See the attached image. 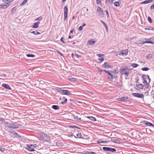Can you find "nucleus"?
<instances>
[{"label": "nucleus", "instance_id": "f257e3e1", "mask_svg": "<svg viewBox=\"0 0 154 154\" xmlns=\"http://www.w3.org/2000/svg\"><path fill=\"white\" fill-rule=\"evenodd\" d=\"M39 135L40 136V138L41 140L43 142H50L51 138L49 136L42 132H40Z\"/></svg>", "mask_w": 154, "mask_h": 154}, {"label": "nucleus", "instance_id": "f03ea898", "mask_svg": "<svg viewBox=\"0 0 154 154\" xmlns=\"http://www.w3.org/2000/svg\"><path fill=\"white\" fill-rule=\"evenodd\" d=\"M120 71L122 75H124L127 76H128L130 71L129 69L127 67L124 66L121 68Z\"/></svg>", "mask_w": 154, "mask_h": 154}, {"label": "nucleus", "instance_id": "7ed1b4c3", "mask_svg": "<svg viewBox=\"0 0 154 154\" xmlns=\"http://www.w3.org/2000/svg\"><path fill=\"white\" fill-rule=\"evenodd\" d=\"M37 147L36 144H27L25 149L29 151H35L34 149Z\"/></svg>", "mask_w": 154, "mask_h": 154}, {"label": "nucleus", "instance_id": "20e7f679", "mask_svg": "<svg viewBox=\"0 0 154 154\" xmlns=\"http://www.w3.org/2000/svg\"><path fill=\"white\" fill-rule=\"evenodd\" d=\"M131 40H132L131 42L133 44H135L137 45H142L144 43V42L143 40L138 39H136L135 38H133Z\"/></svg>", "mask_w": 154, "mask_h": 154}, {"label": "nucleus", "instance_id": "39448f33", "mask_svg": "<svg viewBox=\"0 0 154 154\" xmlns=\"http://www.w3.org/2000/svg\"><path fill=\"white\" fill-rule=\"evenodd\" d=\"M97 13L98 15L100 17H103L104 16V13L102 9L99 6L97 7Z\"/></svg>", "mask_w": 154, "mask_h": 154}, {"label": "nucleus", "instance_id": "423d86ee", "mask_svg": "<svg viewBox=\"0 0 154 154\" xmlns=\"http://www.w3.org/2000/svg\"><path fill=\"white\" fill-rule=\"evenodd\" d=\"M62 94H64L69 95L71 94V93L70 91L68 90H65L62 89L59 91Z\"/></svg>", "mask_w": 154, "mask_h": 154}, {"label": "nucleus", "instance_id": "0eeeda50", "mask_svg": "<svg viewBox=\"0 0 154 154\" xmlns=\"http://www.w3.org/2000/svg\"><path fill=\"white\" fill-rule=\"evenodd\" d=\"M103 149L104 151H109L112 152H114L116 151V149L110 147H104L103 148Z\"/></svg>", "mask_w": 154, "mask_h": 154}, {"label": "nucleus", "instance_id": "6e6552de", "mask_svg": "<svg viewBox=\"0 0 154 154\" xmlns=\"http://www.w3.org/2000/svg\"><path fill=\"white\" fill-rule=\"evenodd\" d=\"M128 53V51L127 49L122 50L119 53V55H123L125 56L127 55Z\"/></svg>", "mask_w": 154, "mask_h": 154}, {"label": "nucleus", "instance_id": "1a4fd4ad", "mask_svg": "<svg viewBox=\"0 0 154 154\" xmlns=\"http://www.w3.org/2000/svg\"><path fill=\"white\" fill-rule=\"evenodd\" d=\"M64 20L65 21L66 20V19L67 17V12H68V9L67 7L66 6H65L64 8Z\"/></svg>", "mask_w": 154, "mask_h": 154}, {"label": "nucleus", "instance_id": "9d476101", "mask_svg": "<svg viewBox=\"0 0 154 154\" xmlns=\"http://www.w3.org/2000/svg\"><path fill=\"white\" fill-rule=\"evenodd\" d=\"M146 80H148L149 82L150 81V78H145V88L149 89L150 87V86L149 83L147 82Z\"/></svg>", "mask_w": 154, "mask_h": 154}, {"label": "nucleus", "instance_id": "9b49d317", "mask_svg": "<svg viewBox=\"0 0 154 154\" xmlns=\"http://www.w3.org/2000/svg\"><path fill=\"white\" fill-rule=\"evenodd\" d=\"M132 95L135 97L140 98L143 97L144 96L143 94L139 93H133L132 94Z\"/></svg>", "mask_w": 154, "mask_h": 154}, {"label": "nucleus", "instance_id": "f8f14e48", "mask_svg": "<svg viewBox=\"0 0 154 154\" xmlns=\"http://www.w3.org/2000/svg\"><path fill=\"white\" fill-rule=\"evenodd\" d=\"M103 67L106 68H109L112 67L111 65L108 62H106L103 65Z\"/></svg>", "mask_w": 154, "mask_h": 154}, {"label": "nucleus", "instance_id": "ddd939ff", "mask_svg": "<svg viewBox=\"0 0 154 154\" xmlns=\"http://www.w3.org/2000/svg\"><path fill=\"white\" fill-rule=\"evenodd\" d=\"M149 41H145V43L154 44V37L150 38L149 39Z\"/></svg>", "mask_w": 154, "mask_h": 154}, {"label": "nucleus", "instance_id": "4468645a", "mask_svg": "<svg viewBox=\"0 0 154 154\" xmlns=\"http://www.w3.org/2000/svg\"><path fill=\"white\" fill-rule=\"evenodd\" d=\"M128 99V97H124L122 98H117L116 100L119 101L123 102L126 101Z\"/></svg>", "mask_w": 154, "mask_h": 154}, {"label": "nucleus", "instance_id": "2eb2a0df", "mask_svg": "<svg viewBox=\"0 0 154 154\" xmlns=\"http://www.w3.org/2000/svg\"><path fill=\"white\" fill-rule=\"evenodd\" d=\"M10 5L9 4H8V3H6V5H0V8H3L5 9L7 8Z\"/></svg>", "mask_w": 154, "mask_h": 154}, {"label": "nucleus", "instance_id": "dca6fc26", "mask_svg": "<svg viewBox=\"0 0 154 154\" xmlns=\"http://www.w3.org/2000/svg\"><path fill=\"white\" fill-rule=\"evenodd\" d=\"M74 118L75 120L78 122H80L81 121V118L79 117L78 116L75 115H74Z\"/></svg>", "mask_w": 154, "mask_h": 154}, {"label": "nucleus", "instance_id": "f3484780", "mask_svg": "<svg viewBox=\"0 0 154 154\" xmlns=\"http://www.w3.org/2000/svg\"><path fill=\"white\" fill-rule=\"evenodd\" d=\"M40 22L38 21L35 23L34 24L32 25V27L33 28H37L38 27V25L40 23Z\"/></svg>", "mask_w": 154, "mask_h": 154}, {"label": "nucleus", "instance_id": "a211bd4d", "mask_svg": "<svg viewBox=\"0 0 154 154\" xmlns=\"http://www.w3.org/2000/svg\"><path fill=\"white\" fill-rule=\"evenodd\" d=\"M104 55L103 54H98L97 55V56L100 57L99 60L101 61H103L104 60L103 57H102Z\"/></svg>", "mask_w": 154, "mask_h": 154}, {"label": "nucleus", "instance_id": "6ab92c4d", "mask_svg": "<svg viewBox=\"0 0 154 154\" xmlns=\"http://www.w3.org/2000/svg\"><path fill=\"white\" fill-rule=\"evenodd\" d=\"M2 86L4 87L5 88L11 90V88L7 84H3L2 85Z\"/></svg>", "mask_w": 154, "mask_h": 154}, {"label": "nucleus", "instance_id": "aec40b11", "mask_svg": "<svg viewBox=\"0 0 154 154\" xmlns=\"http://www.w3.org/2000/svg\"><path fill=\"white\" fill-rule=\"evenodd\" d=\"M145 125L147 126H152L153 127H154V125L153 124L150 122H146V121H145Z\"/></svg>", "mask_w": 154, "mask_h": 154}, {"label": "nucleus", "instance_id": "412c9836", "mask_svg": "<svg viewBox=\"0 0 154 154\" xmlns=\"http://www.w3.org/2000/svg\"><path fill=\"white\" fill-rule=\"evenodd\" d=\"M14 0H2V1L6 3L9 4L13 2Z\"/></svg>", "mask_w": 154, "mask_h": 154}, {"label": "nucleus", "instance_id": "4be33fe9", "mask_svg": "<svg viewBox=\"0 0 154 154\" xmlns=\"http://www.w3.org/2000/svg\"><path fill=\"white\" fill-rule=\"evenodd\" d=\"M95 42L93 41L92 39L90 40L88 42V43L89 45H92L94 44Z\"/></svg>", "mask_w": 154, "mask_h": 154}, {"label": "nucleus", "instance_id": "5701e85b", "mask_svg": "<svg viewBox=\"0 0 154 154\" xmlns=\"http://www.w3.org/2000/svg\"><path fill=\"white\" fill-rule=\"evenodd\" d=\"M87 118H88L90 120L93 121H96V119L95 118L92 117V116H87L86 117Z\"/></svg>", "mask_w": 154, "mask_h": 154}, {"label": "nucleus", "instance_id": "b1692460", "mask_svg": "<svg viewBox=\"0 0 154 154\" xmlns=\"http://www.w3.org/2000/svg\"><path fill=\"white\" fill-rule=\"evenodd\" d=\"M56 145L58 147L61 146L63 145V144L60 141H58L56 143Z\"/></svg>", "mask_w": 154, "mask_h": 154}, {"label": "nucleus", "instance_id": "393cba45", "mask_svg": "<svg viewBox=\"0 0 154 154\" xmlns=\"http://www.w3.org/2000/svg\"><path fill=\"white\" fill-rule=\"evenodd\" d=\"M121 3V2L119 1L118 2H115L114 3V5L116 6V7H118V6H120V5Z\"/></svg>", "mask_w": 154, "mask_h": 154}, {"label": "nucleus", "instance_id": "a878e982", "mask_svg": "<svg viewBox=\"0 0 154 154\" xmlns=\"http://www.w3.org/2000/svg\"><path fill=\"white\" fill-rule=\"evenodd\" d=\"M9 126L10 128L13 129L16 128H18L17 126L12 124H10Z\"/></svg>", "mask_w": 154, "mask_h": 154}, {"label": "nucleus", "instance_id": "bb28decb", "mask_svg": "<svg viewBox=\"0 0 154 154\" xmlns=\"http://www.w3.org/2000/svg\"><path fill=\"white\" fill-rule=\"evenodd\" d=\"M111 141L112 142L116 143H120V142L118 140H117L116 139H111Z\"/></svg>", "mask_w": 154, "mask_h": 154}, {"label": "nucleus", "instance_id": "cd10ccee", "mask_svg": "<svg viewBox=\"0 0 154 154\" xmlns=\"http://www.w3.org/2000/svg\"><path fill=\"white\" fill-rule=\"evenodd\" d=\"M69 80L72 82H76L77 79L75 78H69Z\"/></svg>", "mask_w": 154, "mask_h": 154}, {"label": "nucleus", "instance_id": "c85d7f7f", "mask_svg": "<svg viewBox=\"0 0 154 154\" xmlns=\"http://www.w3.org/2000/svg\"><path fill=\"white\" fill-rule=\"evenodd\" d=\"M52 108L54 109L57 110L59 109V106L57 105H53Z\"/></svg>", "mask_w": 154, "mask_h": 154}, {"label": "nucleus", "instance_id": "c756f323", "mask_svg": "<svg viewBox=\"0 0 154 154\" xmlns=\"http://www.w3.org/2000/svg\"><path fill=\"white\" fill-rule=\"evenodd\" d=\"M114 0H106V3L108 4H112Z\"/></svg>", "mask_w": 154, "mask_h": 154}, {"label": "nucleus", "instance_id": "7c9ffc66", "mask_svg": "<svg viewBox=\"0 0 154 154\" xmlns=\"http://www.w3.org/2000/svg\"><path fill=\"white\" fill-rule=\"evenodd\" d=\"M103 71L105 72L106 73L108 74V75H109L110 77H112V74H111V73H110V72L109 71L104 70H103Z\"/></svg>", "mask_w": 154, "mask_h": 154}, {"label": "nucleus", "instance_id": "2f4dec72", "mask_svg": "<svg viewBox=\"0 0 154 154\" xmlns=\"http://www.w3.org/2000/svg\"><path fill=\"white\" fill-rule=\"evenodd\" d=\"M137 87L140 89H142L143 88V86L142 84H138L136 85Z\"/></svg>", "mask_w": 154, "mask_h": 154}, {"label": "nucleus", "instance_id": "473e14b6", "mask_svg": "<svg viewBox=\"0 0 154 154\" xmlns=\"http://www.w3.org/2000/svg\"><path fill=\"white\" fill-rule=\"evenodd\" d=\"M82 137V134L81 133H78L76 134V137L77 138H81Z\"/></svg>", "mask_w": 154, "mask_h": 154}, {"label": "nucleus", "instance_id": "72a5a7b5", "mask_svg": "<svg viewBox=\"0 0 154 154\" xmlns=\"http://www.w3.org/2000/svg\"><path fill=\"white\" fill-rule=\"evenodd\" d=\"M153 1V0H145V4L149 3Z\"/></svg>", "mask_w": 154, "mask_h": 154}, {"label": "nucleus", "instance_id": "f704fd0d", "mask_svg": "<svg viewBox=\"0 0 154 154\" xmlns=\"http://www.w3.org/2000/svg\"><path fill=\"white\" fill-rule=\"evenodd\" d=\"M32 32L35 35H37L40 34V33L37 31H33Z\"/></svg>", "mask_w": 154, "mask_h": 154}, {"label": "nucleus", "instance_id": "c9c22d12", "mask_svg": "<svg viewBox=\"0 0 154 154\" xmlns=\"http://www.w3.org/2000/svg\"><path fill=\"white\" fill-rule=\"evenodd\" d=\"M97 143H107L108 141H101L100 140H99L97 141Z\"/></svg>", "mask_w": 154, "mask_h": 154}, {"label": "nucleus", "instance_id": "e433bc0d", "mask_svg": "<svg viewBox=\"0 0 154 154\" xmlns=\"http://www.w3.org/2000/svg\"><path fill=\"white\" fill-rule=\"evenodd\" d=\"M27 0H24L20 5L21 6H22L24 5L27 2Z\"/></svg>", "mask_w": 154, "mask_h": 154}, {"label": "nucleus", "instance_id": "4c0bfd02", "mask_svg": "<svg viewBox=\"0 0 154 154\" xmlns=\"http://www.w3.org/2000/svg\"><path fill=\"white\" fill-rule=\"evenodd\" d=\"M131 65L134 68L138 66L137 64L136 63H132L131 64Z\"/></svg>", "mask_w": 154, "mask_h": 154}, {"label": "nucleus", "instance_id": "58836bf2", "mask_svg": "<svg viewBox=\"0 0 154 154\" xmlns=\"http://www.w3.org/2000/svg\"><path fill=\"white\" fill-rule=\"evenodd\" d=\"M35 56L34 55L32 54H26V56L28 57H34Z\"/></svg>", "mask_w": 154, "mask_h": 154}, {"label": "nucleus", "instance_id": "ea45409f", "mask_svg": "<svg viewBox=\"0 0 154 154\" xmlns=\"http://www.w3.org/2000/svg\"><path fill=\"white\" fill-rule=\"evenodd\" d=\"M16 11V9L15 7L11 11V13L12 14H14V12Z\"/></svg>", "mask_w": 154, "mask_h": 154}, {"label": "nucleus", "instance_id": "a19ab883", "mask_svg": "<svg viewBox=\"0 0 154 154\" xmlns=\"http://www.w3.org/2000/svg\"><path fill=\"white\" fill-rule=\"evenodd\" d=\"M148 20L149 21V22L150 23H151L152 22V20L151 18V17H148Z\"/></svg>", "mask_w": 154, "mask_h": 154}, {"label": "nucleus", "instance_id": "79ce46f5", "mask_svg": "<svg viewBox=\"0 0 154 154\" xmlns=\"http://www.w3.org/2000/svg\"><path fill=\"white\" fill-rule=\"evenodd\" d=\"M42 19H43V18L41 16H40V17H38L37 19H36L35 20L36 21L37 20H38V21H40V20H42Z\"/></svg>", "mask_w": 154, "mask_h": 154}, {"label": "nucleus", "instance_id": "37998d69", "mask_svg": "<svg viewBox=\"0 0 154 154\" xmlns=\"http://www.w3.org/2000/svg\"><path fill=\"white\" fill-rule=\"evenodd\" d=\"M67 102V99L66 98L63 101L61 102V103L62 104H64L65 103Z\"/></svg>", "mask_w": 154, "mask_h": 154}, {"label": "nucleus", "instance_id": "c03bdc74", "mask_svg": "<svg viewBox=\"0 0 154 154\" xmlns=\"http://www.w3.org/2000/svg\"><path fill=\"white\" fill-rule=\"evenodd\" d=\"M96 2L97 4H99L101 3L100 0H96Z\"/></svg>", "mask_w": 154, "mask_h": 154}, {"label": "nucleus", "instance_id": "a18cd8bd", "mask_svg": "<svg viewBox=\"0 0 154 154\" xmlns=\"http://www.w3.org/2000/svg\"><path fill=\"white\" fill-rule=\"evenodd\" d=\"M82 29H83V27L82 26H80L78 28V30L79 31L82 30Z\"/></svg>", "mask_w": 154, "mask_h": 154}, {"label": "nucleus", "instance_id": "49530a36", "mask_svg": "<svg viewBox=\"0 0 154 154\" xmlns=\"http://www.w3.org/2000/svg\"><path fill=\"white\" fill-rule=\"evenodd\" d=\"M150 9L151 10H152L154 9V4L151 5Z\"/></svg>", "mask_w": 154, "mask_h": 154}, {"label": "nucleus", "instance_id": "de8ad7c7", "mask_svg": "<svg viewBox=\"0 0 154 154\" xmlns=\"http://www.w3.org/2000/svg\"><path fill=\"white\" fill-rule=\"evenodd\" d=\"M100 22L103 24L105 26H107V25L106 24V23H105V22H104V21L102 20H100Z\"/></svg>", "mask_w": 154, "mask_h": 154}, {"label": "nucleus", "instance_id": "09e8293b", "mask_svg": "<svg viewBox=\"0 0 154 154\" xmlns=\"http://www.w3.org/2000/svg\"><path fill=\"white\" fill-rule=\"evenodd\" d=\"M152 56L151 54H149L148 55L146 56V58L148 59H149Z\"/></svg>", "mask_w": 154, "mask_h": 154}, {"label": "nucleus", "instance_id": "8fccbe9b", "mask_svg": "<svg viewBox=\"0 0 154 154\" xmlns=\"http://www.w3.org/2000/svg\"><path fill=\"white\" fill-rule=\"evenodd\" d=\"M75 55L76 56V57L78 58H79L81 57V56L80 55L78 54H77L76 53H75Z\"/></svg>", "mask_w": 154, "mask_h": 154}, {"label": "nucleus", "instance_id": "3c124183", "mask_svg": "<svg viewBox=\"0 0 154 154\" xmlns=\"http://www.w3.org/2000/svg\"><path fill=\"white\" fill-rule=\"evenodd\" d=\"M5 150V149L3 148H0V151L2 152H4Z\"/></svg>", "mask_w": 154, "mask_h": 154}, {"label": "nucleus", "instance_id": "603ef678", "mask_svg": "<svg viewBox=\"0 0 154 154\" xmlns=\"http://www.w3.org/2000/svg\"><path fill=\"white\" fill-rule=\"evenodd\" d=\"M86 154H95V153L93 152H88L86 153Z\"/></svg>", "mask_w": 154, "mask_h": 154}, {"label": "nucleus", "instance_id": "864d4df0", "mask_svg": "<svg viewBox=\"0 0 154 154\" xmlns=\"http://www.w3.org/2000/svg\"><path fill=\"white\" fill-rule=\"evenodd\" d=\"M105 11L106 13L107 17H109V13H108V11L107 10H106Z\"/></svg>", "mask_w": 154, "mask_h": 154}, {"label": "nucleus", "instance_id": "5fc2aeb1", "mask_svg": "<svg viewBox=\"0 0 154 154\" xmlns=\"http://www.w3.org/2000/svg\"><path fill=\"white\" fill-rule=\"evenodd\" d=\"M64 39V38H63V37H62L61 38V39H60V40L61 41H62L63 43H65V42L63 41V39Z\"/></svg>", "mask_w": 154, "mask_h": 154}, {"label": "nucleus", "instance_id": "6e6d98bb", "mask_svg": "<svg viewBox=\"0 0 154 154\" xmlns=\"http://www.w3.org/2000/svg\"><path fill=\"white\" fill-rule=\"evenodd\" d=\"M69 127L70 128H77V127L76 126H72V125H69Z\"/></svg>", "mask_w": 154, "mask_h": 154}, {"label": "nucleus", "instance_id": "4d7b16f0", "mask_svg": "<svg viewBox=\"0 0 154 154\" xmlns=\"http://www.w3.org/2000/svg\"><path fill=\"white\" fill-rule=\"evenodd\" d=\"M118 72L119 71H118V70L117 69V70H114V72L115 73H118Z\"/></svg>", "mask_w": 154, "mask_h": 154}, {"label": "nucleus", "instance_id": "13d9d810", "mask_svg": "<svg viewBox=\"0 0 154 154\" xmlns=\"http://www.w3.org/2000/svg\"><path fill=\"white\" fill-rule=\"evenodd\" d=\"M0 121L4 122V120L3 119L0 118Z\"/></svg>", "mask_w": 154, "mask_h": 154}, {"label": "nucleus", "instance_id": "bf43d9fd", "mask_svg": "<svg viewBox=\"0 0 154 154\" xmlns=\"http://www.w3.org/2000/svg\"><path fill=\"white\" fill-rule=\"evenodd\" d=\"M145 30H152V28H145Z\"/></svg>", "mask_w": 154, "mask_h": 154}, {"label": "nucleus", "instance_id": "052dcab7", "mask_svg": "<svg viewBox=\"0 0 154 154\" xmlns=\"http://www.w3.org/2000/svg\"><path fill=\"white\" fill-rule=\"evenodd\" d=\"M105 27L106 29V32H107L108 31V27H107V26H105Z\"/></svg>", "mask_w": 154, "mask_h": 154}, {"label": "nucleus", "instance_id": "680f3d73", "mask_svg": "<svg viewBox=\"0 0 154 154\" xmlns=\"http://www.w3.org/2000/svg\"><path fill=\"white\" fill-rule=\"evenodd\" d=\"M149 70V68L147 67H145V71H148Z\"/></svg>", "mask_w": 154, "mask_h": 154}, {"label": "nucleus", "instance_id": "e2e57ef3", "mask_svg": "<svg viewBox=\"0 0 154 154\" xmlns=\"http://www.w3.org/2000/svg\"><path fill=\"white\" fill-rule=\"evenodd\" d=\"M0 75L1 76H7V75H5V74H2V75Z\"/></svg>", "mask_w": 154, "mask_h": 154}, {"label": "nucleus", "instance_id": "0e129e2a", "mask_svg": "<svg viewBox=\"0 0 154 154\" xmlns=\"http://www.w3.org/2000/svg\"><path fill=\"white\" fill-rule=\"evenodd\" d=\"M73 29H72L71 31H70V32L71 33H72L73 32Z\"/></svg>", "mask_w": 154, "mask_h": 154}, {"label": "nucleus", "instance_id": "69168bd1", "mask_svg": "<svg viewBox=\"0 0 154 154\" xmlns=\"http://www.w3.org/2000/svg\"><path fill=\"white\" fill-rule=\"evenodd\" d=\"M148 92H145V94H146V95H148Z\"/></svg>", "mask_w": 154, "mask_h": 154}, {"label": "nucleus", "instance_id": "338daca9", "mask_svg": "<svg viewBox=\"0 0 154 154\" xmlns=\"http://www.w3.org/2000/svg\"><path fill=\"white\" fill-rule=\"evenodd\" d=\"M85 25H86L85 23H83L82 26L83 27L84 26H85Z\"/></svg>", "mask_w": 154, "mask_h": 154}, {"label": "nucleus", "instance_id": "774afa93", "mask_svg": "<svg viewBox=\"0 0 154 154\" xmlns=\"http://www.w3.org/2000/svg\"><path fill=\"white\" fill-rule=\"evenodd\" d=\"M71 38V36H70V35H69V37H68V38H69V39H70V38Z\"/></svg>", "mask_w": 154, "mask_h": 154}]
</instances>
